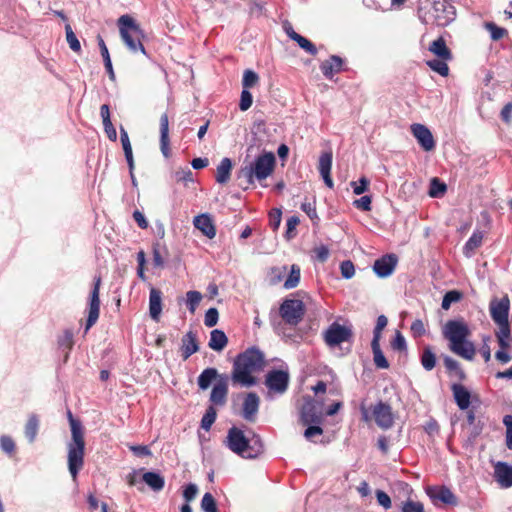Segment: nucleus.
<instances>
[{
    "mask_svg": "<svg viewBox=\"0 0 512 512\" xmlns=\"http://www.w3.org/2000/svg\"><path fill=\"white\" fill-rule=\"evenodd\" d=\"M259 405V396L255 392H249L242 404V417L248 422H255Z\"/></svg>",
    "mask_w": 512,
    "mask_h": 512,
    "instance_id": "17",
    "label": "nucleus"
},
{
    "mask_svg": "<svg viewBox=\"0 0 512 512\" xmlns=\"http://www.w3.org/2000/svg\"><path fill=\"white\" fill-rule=\"evenodd\" d=\"M391 346L394 350H397V351L406 350V348H407L406 340L400 332L396 333L395 338L391 342Z\"/></svg>",
    "mask_w": 512,
    "mask_h": 512,
    "instance_id": "62",
    "label": "nucleus"
},
{
    "mask_svg": "<svg viewBox=\"0 0 512 512\" xmlns=\"http://www.w3.org/2000/svg\"><path fill=\"white\" fill-rule=\"evenodd\" d=\"M342 65V58L333 55L328 60H325L324 62L321 63L320 69L327 79H332L335 74L341 71Z\"/></svg>",
    "mask_w": 512,
    "mask_h": 512,
    "instance_id": "26",
    "label": "nucleus"
},
{
    "mask_svg": "<svg viewBox=\"0 0 512 512\" xmlns=\"http://www.w3.org/2000/svg\"><path fill=\"white\" fill-rule=\"evenodd\" d=\"M456 16L455 7L448 0H432L431 8L425 15H420L426 24L447 26Z\"/></svg>",
    "mask_w": 512,
    "mask_h": 512,
    "instance_id": "7",
    "label": "nucleus"
},
{
    "mask_svg": "<svg viewBox=\"0 0 512 512\" xmlns=\"http://www.w3.org/2000/svg\"><path fill=\"white\" fill-rule=\"evenodd\" d=\"M470 329L463 320H449L443 328V336L449 341V349L456 355L473 360L476 354L474 344L468 340Z\"/></svg>",
    "mask_w": 512,
    "mask_h": 512,
    "instance_id": "2",
    "label": "nucleus"
},
{
    "mask_svg": "<svg viewBox=\"0 0 512 512\" xmlns=\"http://www.w3.org/2000/svg\"><path fill=\"white\" fill-rule=\"evenodd\" d=\"M510 303L508 298H502L501 300H494L490 303V314L491 318L496 324L509 322Z\"/></svg>",
    "mask_w": 512,
    "mask_h": 512,
    "instance_id": "18",
    "label": "nucleus"
},
{
    "mask_svg": "<svg viewBox=\"0 0 512 512\" xmlns=\"http://www.w3.org/2000/svg\"><path fill=\"white\" fill-rule=\"evenodd\" d=\"M300 419L304 425L320 424L322 414L318 411L315 400L311 397L305 398L300 411Z\"/></svg>",
    "mask_w": 512,
    "mask_h": 512,
    "instance_id": "12",
    "label": "nucleus"
},
{
    "mask_svg": "<svg viewBox=\"0 0 512 512\" xmlns=\"http://www.w3.org/2000/svg\"><path fill=\"white\" fill-rule=\"evenodd\" d=\"M118 26L121 38L127 48L133 52H141L146 55V50L141 42L144 32L135 20L129 15H122L118 19Z\"/></svg>",
    "mask_w": 512,
    "mask_h": 512,
    "instance_id": "6",
    "label": "nucleus"
},
{
    "mask_svg": "<svg viewBox=\"0 0 512 512\" xmlns=\"http://www.w3.org/2000/svg\"><path fill=\"white\" fill-rule=\"evenodd\" d=\"M397 264L398 257L396 254H386L375 260L373 271L378 277L386 278L394 272Z\"/></svg>",
    "mask_w": 512,
    "mask_h": 512,
    "instance_id": "13",
    "label": "nucleus"
},
{
    "mask_svg": "<svg viewBox=\"0 0 512 512\" xmlns=\"http://www.w3.org/2000/svg\"><path fill=\"white\" fill-rule=\"evenodd\" d=\"M201 509L204 512H218L216 501L211 493H205L202 497Z\"/></svg>",
    "mask_w": 512,
    "mask_h": 512,
    "instance_id": "46",
    "label": "nucleus"
},
{
    "mask_svg": "<svg viewBox=\"0 0 512 512\" xmlns=\"http://www.w3.org/2000/svg\"><path fill=\"white\" fill-rule=\"evenodd\" d=\"M503 423L506 426V446L512 450V415H505Z\"/></svg>",
    "mask_w": 512,
    "mask_h": 512,
    "instance_id": "56",
    "label": "nucleus"
},
{
    "mask_svg": "<svg viewBox=\"0 0 512 512\" xmlns=\"http://www.w3.org/2000/svg\"><path fill=\"white\" fill-rule=\"evenodd\" d=\"M220 377H223L222 375L218 374V371L216 368L210 367L204 369L201 374L198 376L197 384L201 390H206L210 387L212 382L220 379Z\"/></svg>",
    "mask_w": 512,
    "mask_h": 512,
    "instance_id": "29",
    "label": "nucleus"
},
{
    "mask_svg": "<svg viewBox=\"0 0 512 512\" xmlns=\"http://www.w3.org/2000/svg\"><path fill=\"white\" fill-rule=\"evenodd\" d=\"M162 312V292L151 288L149 293V314L154 321H159Z\"/></svg>",
    "mask_w": 512,
    "mask_h": 512,
    "instance_id": "24",
    "label": "nucleus"
},
{
    "mask_svg": "<svg viewBox=\"0 0 512 512\" xmlns=\"http://www.w3.org/2000/svg\"><path fill=\"white\" fill-rule=\"evenodd\" d=\"M202 300V294L198 291H188L186 293V305L191 313H194L200 301Z\"/></svg>",
    "mask_w": 512,
    "mask_h": 512,
    "instance_id": "40",
    "label": "nucleus"
},
{
    "mask_svg": "<svg viewBox=\"0 0 512 512\" xmlns=\"http://www.w3.org/2000/svg\"><path fill=\"white\" fill-rule=\"evenodd\" d=\"M371 348H372L373 359H374V363H375L376 367L380 368V369L389 368V362L385 358V356L380 348V342L372 341Z\"/></svg>",
    "mask_w": 512,
    "mask_h": 512,
    "instance_id": "36",
    "label": "nucleus"
},
{
    "mask_svg": "<svg viewBox=\"0 0 512 512\" xmlns=\"http://www.w3.org/2000/svg\"><path fill=\"white\" fill-rule=\"evenodd\" d=\"M39 431V418L36 414H31L25 424L24 434L30 443L36 440Z\"/></svg>",
    "mask_w": 512,
    "mask_h": 512,
    "instance_id": "34",
    "label": "nucleus"
},
{
    "mask_svg": "<svg viewBox=\"0 0 512 512\" xmlns=\"http://www.w3.org/2000/svg\"><path fill=\"white\" fill-rule=\"evenodd\" d=\"M228 342L226 334L222 330L215 329L210 333L208 346L214 351H222Z\"/></svg>",
    "mask_w": 512,
    "mask_h": 512,
    "instance_id": "33",
    "label": "nucleus"
},
{
    "mask_svg": "<svg viewBox=\"0 0 512 512\" xmlns=\"http://www.w3.org/2000/svg\"><path fill=\"white\" fill-rule=\"evenodd\" d=\"M160 148L164 157L168 158L171 154L169 147V119L166 113L160 118Z\"/></svg>",
    "mask_w": 512,
    "mask_h": 512,
    "instance_id": "25",
    "label": "nucleus"
},
{
    "mask_svg": "<svg viewBox=\"0 0 512 512\" xmlns=\"http://www.w3.org/2000/svg\"><path fill=\"white\" fill-rule=\"evenodd\" d=\"M0 448L6 454L11 455L15 452L16 445L10 436L2 435L0 437Z\"/></svg>",
    "mask_w": 512,
    "mask_h": 512,
    "instance_id": "50",
    "label": "nucleus"
},
{
    "mask_svg": "<svg viewBox=\"0 0 512 512\" xmlns=\"http://www.w3.org/2000/svg\"><path fill=\"white\" fill-rule=\"evenodd\" d=\"M401 512H425L424 505L419 501L407 499L402 503Z\"/></svg>",
    "mask_w": 512,
    "mask_h": 512,
    "instance_id": "49",
    "label": "nucleus"
},
{
    "mask_svg": "<svg viewBox=\"0 0 512 512\" xmlns=\"http://www.w3.org/2000/svg\"><path fill=\"white\" fill-rule=\"evenodd\" d=\"M459 299H460V293H459V292L454 291V290H453V291H449V292H447V293L444 295V297H443V299H442V304H441V306H442V308H443V309L447 310V309H449V308H450V306H451V304H452L453 302H456V301H458Z\"/></svg>",
    "mask_w": 512,
    "mask_h": 512,
    "instance_id": "57",
    "label": "nucleus"
},
{
    "mask_svg": "<svg viewBox=\"0 0 512 512\" xmlns=\"http://www.w3.org/2000/svg\"><path fill=\"white\" fill-rule=\"evenodd\" d=\"M301 210L307 214V216L313 221V223H318L319 217L316 212L315 200L304 201L301 204Z\"/></svg>",
    "mask_w": 512,
    "mask_h": 512,
    "instance_id": "45",
    "label": "nucleus"
},
{
    "mask_svg": "<svg viewBox=\"0 0 512 512\" xmlns=\"http://www.w3.org/2000/svg\"><path fill=\"white\" fill-rule=\"evenodd\" d=\"M67 418L71 428V440L67 444L68 470L73 480L76 481L78 473L84 465V429L81 422L73 417L71 411H68Z\"/></svg>",
    "mask_w": 512,
    "mask_h": 512,
    "instance_id": "3",
    "label": "nucleus"
},
{
    "mask_svg": "<svg viewBox=\"0 0 512 512\" xmlns=\"http://www.w3.org/2000/svg\"><path fill=\"white\" fill-rule=\"evenodd\" d=\"M373 416L376 424L382 429H389L393 426L394 417L389 404L382 401L373 407Z\"/></svg>",
    "mask_w": 512,
    "mask_h": 512,
    "instance_id": "14",
    "label": "nucleus"
},
{
    "mask_svg": "<svg viewBox=\"0 0 512 512\" xmlns=\"http://www.w3.org/2000/svg\"><path fill=\"white\" fill-rule=\"evenodd\" d=\"M252 103H253L252 94L248 90L243 89L241 92L240 103H239L240 110L247 111L251 107Z\"/></svg>",
    "mask_w": 512,
    "mask_h": 512,
    "instance_id": "55",
    "label": "nucleus"
},
{
    "mask_svg": "<svg viewBox=\"0 0 512 512\" xmlns=\"http://www.w3.org/2000/svg\"><path fill=\"white\" fill-rule=\"evenodd\" d=\"M142 479L155 492L161 491L165 486L164 477L156 472H145Z\"/></svg>",
    "mask_w": 512,
    "mask_h": 512,
    "instance_id": "32",
    "label": "nucleus"
},
{
    "mask_svg": "<svg viewBox=\"0 0 512 512\" xmlns=\"http://www.w3.org/2000/svg\"><path fill=\"white\" fill-rule=\"evenodd\" d=\"M429 51L432 52L441 60L452 59V53L450 49L447 47L446 42L442 37H439L430 44Z\"/></svg>",
    "mask_w": 512,
    "mask_h": 512,
    "instance_id": "31",
    "label": "nucleus"
},
{
    "mask_svg": "<svg viewBox=\"0 0 512 512\" xmlns=\"http://www.w3.org/2000/svg\"><path fill=\"white\" fill-rule=\"evenodd\" d=\"M279 314L285 323L296 326L305 314V305L299 299H286L280 305Z\"/></svg>",
    "mask_w": 512,
    "mask_h": 512,
    "instance_id": "8",
    "label": "nucleus"
},
{
    "mask_svg": "<svg viewBox=\"0 0 512 512\" xmlns=\"http://www.w3.org/2000/svg\"><path fill=\"white\" fill-rule=\"evenodd\" d=\"M181 353L183 360H187L191 355L198 352L199 345L197 342V333L194 331H188L182 337Z\"/></svg>",
    "mask_w": 512,
    "mask_h": 512,
    "instance_id": "23",
    "label": "nucleus"
},
{
    "mask_svg": "<svg viewBox=\"0 0 512 512\" xmlns=\"http://www.w3.org/2000/svg\"><path fill=\"white\" fill-rule=\"evenodd\" d=\"M371 196L365 195L354 201V206L362 211L371 210Z\"/></svg>",
    "mask_w": 512,
    "mask_h": 512,
    "instance_id": "61",
    "label": "nucleus"
},
{
    "mask_svg": "<svg viewBox=\"0 0 512 512\" xmlns=\"http://www.w3.org/2000/svg\"><path fill=\"white\" fill-rule=\"evenodd\" d=\"M226 444L232 452L243 458L253 459L264 451L262 439L258 434L250 432V436H246L243 430L235 426L228 430Z\"/></svg>",
    "mask_w": 512,
    "mask_h": 512,
    "instance_id": "4",
    "label": "nucleus"
},
{
    "mask_svg": "<svg viewBox=\"0 0 512 512\" xmlns=\"http://www.w3.org/2000/svg\"><path fill=\"white\" fill-rule=\"evenodd\" d=\"M447 60L434 59L427 61V65L441 76H447L449 73V67L446 63Z\"/></svg>",
    "mask_w": 512,
    "mask_h": 512,
    "instance_id": "41",
    "label": "nucleus"
},
{
    "mask_svg": "<svg viewBox=\"0 0 512 512\" xmlns=\"http://www.w3.org/2000/svg\"><path fill=\"white\" fill-rule=\"evenodd\" d=\"M288 271L287 266H279L271 268L269 272L270 283L273 285L278 284L283 280Z\"/></svg>",
    "mask_w": 512,
    "mask_h": 512,
    "instance_id": "42",
    "label": "nucleus"
},
{
    "mask_svg": "<svg viewBox=\"0 0 512 512\" xmlns=\"http://www.w3.org/2000/svg\"><path fill=\"white\" fill-rule=\"evenodd\" d=\"M173 177L176 182L188 183L193 181V173L188 167L176 170Z\"/></svg>",
    "mask_w": 512,
    "mask_h": 512,
    "instance_id": "48",
    "label": "nucleus"
},
{
    "mask_svg": "<svg viewBox=\"0 0 512 512\" xmlns=\"http://www.w3.org/2000/svg\"><path fill=\"white\" fill-rule=\"evenodd\" d=\"M411 133L425 151H431L435 148L433 135L425 125L418 123L412 124Z\"/></svg>",
    "mask_w": 512,
    "mask_h": 512,
    "instance_id": "16",
    "label": "nucleus"
},
{
    "mask_svg": "<svg viewBox=\"0 0 512 512\" xmlns=\"http://www.w3.org/2000/svg\"><path fill=\"white\" fill-rule=\"evenodd\" d=\"M193 224L195 228L200 230L203 235L208 237L209 239H212L216 235V228L213 224V220L209 214H200L196 217H194Z\"/></svg>",
    "mask_w": 512,
    "mask_h": 512,
    "instance_id": "22",
    "label": "nucleus"
},
{
    "mask_svg": "<svg viewBox=\"0 0 512 512\" xmlns=\"http://www.w3.org/2000/svg\"><path fill=\"white\" fill-rule=\"evenodd\" d=\"M420 362L422 367L426 371H431L436 366V355L433 352L432 348L430 346H425L422 349L421 356H420Z\"/></svg>",
    "mask_w": 512,
    "mask_h": 512,
    "instance_id": "35",
    "label": "nucleus"
},
{
    "mask_svg": "<svg viewBox=\"0 0 512 512\" xmlns=\"http://www.w3.org/2000/svg\"><path fill=\"white\" fill-rule=\"evenodd\" d=\"M289 384V374L283 370L269 371L265 378V385L269 393L283 394L286 392Z\"/></svg>",
    "mask_w": 512,
    "mask_h": 512,
    "instance_id": "10",
    "label": "nucleus"
},
{
    "mask_svg": "<svg viewBox=\"0 0 512 512\" xmlns=\"http://www.w3.org/2000/svg\"><path fill=\"white\" fill-rule=\"evenodd\" d=\"M264 355L257 348H249L239 354L233 364L231 380L241 387H251L256 384L253 373L262 369Z\"/></svg>",
    "mask_w": 512,
    "mask_h": 512,
    "instance_id": "1",
    "label": "nucleus"
},
{
    "mask_svg": "<svg viewBox=\"0 0 512 512\" xmlns=\"http://www.w3.org/2000/svg\"><path fill=\"white\" fill-rule=\"evenodd\" d=\"M426 494L436 503L440 501L447 505H457V497L447 486H429L426 488Z\"/></svg>",
    "mask_w": 512,
    "mask_h": 512,
    "instance_id": "15",
    "label": "nucleus"
},
{
    "mask_svg": "<svg viewBox=\"0 0 512 512\" xmlns=\"http://www.w3.org/2000/svg\"><path fill=\"white\" fill-rule=\"evenodd\" d=\"M216 417H217V411L214 408V406L210 405L206 409V411L201 419V423H200L201 428L204 429L205 431H209L211 429V426L215 422Z\"/></svg>",
    "mask_w": 512,
    "mask_h": 512,
    "instance_id": "38",
    "label": "nucleus"
},
{
    "mask_svg": "<svg viewBox=\"0 0 512 512\" xmlns=\"http://www.w3.org/2000/svg\"><path fill=\"white\" fill-rule=\"evenodd\" d=\"M228 394V383L226 377H220L217 382L214 384L211 394H210V402L212 406H224L227 401Z\"/></svg>",
    "mask_w": 512,
    "mask_h": 512,
    "instance_id": "19",
    "label": "nucleus"
},
{
    "mask_svg": "<svg viewBox=\"0 0 512 512\" xmlns=\"http://www.w3.org/2000/svg\"><path fill=\"white\" fill-rule=\"evenodd\" d=\"M341 276L344 279H351L355 274V266L351 260L342 261L340 264Z\"/></svg>",
    "mask_w": 512,
    "mask_h": 512,
    "instance_id": "54",
    "label": "nucleus"
},
{
    "mask_svg": "<svg viewBox=\"0 0 512 512\" xmlns=\"http://www.w3.org/2000/svg\"><path fill=\"white\" fill-rule=\"evenodd\" d=\"M259 80V77L257 73L254 71L247 69L244 71L243 79H242V86L243 89L248 90L249 88L253 87L257 84Z\"/></svg>",
    "mask_w": 512,
    "mask_h": 512,
    "instance_id": "47",
    "label": "nucleus"
},
{
    "mask_svg": "<svg viewBox=\"0 0 512 512\" xmlns=\"http://www.w3.org/2000/svg\"><path fill=\"white\" fill-rule=\"evenodd\" d=\"M446 191V185L442 183L439 179L433 178L431 180L429 195L431 197H438L444 194Z\"/></svg>",
    "mask_w": 512,
    "mask_h": 512,
    "instance_id": "51",
    "label": "nucleus"
},
{
    "mask_svg": "<svg viewBox=\"0 0 512 512\" xmlns=\"http://www.w3.org/2000/svg\"><path fill=\"white\" fill-rule=\"evenodd\" d=\"M101 278H94V286L90 293L89 300V311L88 317L86 320L85 331L87 332L98 320L100 313V299H99V290H100Z\"/></svg>",
    "mask_w": 512,
    "mask_h": 512,
    "instance_id": "11",
    "label": "nucleus"
},
{
    "mask_svg": "<svg viewBox=\"0 0 512 512\" xmlns=\"http://www.w3.org/2000/svg\"><path fill=\"white\" fill-rule=\"evenodd\" d=\"M483 238V232L480 230H475L470 238L466 241L463 247V254L468 258L472 257L475 253V250L482 245Z\"/></svg>",
    "mask_w": 512,
    "mask_h": 512,
    "instance_id": "28",
    "label": "nucleus"
},
{
    "mask_svg": "<svg viewBox=\"0 0 512 512\" xmlns=\"http://www.w3.org/2000/svg\"><path fill=\"white\" fill-rule=\"evenodd\" d=\"M388 320L384 315H380L377 318L376 326L373 330V339L372 341L380 342L381 332L387 326Z\"/></svg>",
    "mask_w": 512,
    "mask_h": 512,
    "instance_id": "52",
    "label": "nucleus"
},
{
    "mask_svg": "<svg viewBox=\"0 0 512 512\" xmlns=\"http://www.w3.org/2000/svg\"><path fill=\"white\" fill-rule=\"evenodd\" d=\"M499 326L496 331L497 340L510 339L511 329L509 322L497 324Z\"/></svg>",
    "mask_w": 512,
    "mask_h": 512,
    "instance_id": "60",
    "label": "nucleus"
},
{
    "mask_svg": "<svg viewBox=\"0 0 512 512\" xmlns=\"http://www.w3.org/2000/svg\"><path fill=\"white\" fill-rule=\"evenodd\" d=\"M376 498H377V502L380 506H382L385 509L391 508V505H392L391 499L386 492H384L382 490H377Z\"/></svg>",
    "mask_w": 512,
    "mask_h": 512,
    "instance_id": "63",
    "label": "nucleus"
},
{
    "mask_svg": "<svg viewBox=\"0 0 512 512\" xmlns=\"http://www.w3.org/2000/svg\"><path fill=\"white\" fill-rule=\"evenodd\" d=\"M218 310L216 308H209L204 316V323L207 327H213L218 322Z\"/></svg>",
    "mask_w": 512,
    "mask_h": 512,
    "instance_id": "58",
    "label": "nucleus"
},
{
    "mask_svg": "<svg viewBox=\"0 0 512 512\" xmlns=\"http://www.w3.org/2000/svg\"><path fill=\"white\" fill-rule=\"evenodd\" d=\"M453 396L457 406L461 410H466L470 406L471 394L466 387L461 384L454 383L451 386Z\"/></svg>",
    "mask_w": 512,
    "mask_h": 512,
    "instance_id": "27",
    "label": "nucleus"
},
{
    "mask_svg": "<svg viewBox=\"0 0 512 512\" xmlns=\"http://www.w3.org/2000/svg\"><path fill=\"white\" fill-rule=\"evenodd\" d=\"M369 180L366 177H361L358 182H352L353 192L356 195H361L367 191Z\"/></svg>",
    "mask_w": 512,
    "mask_h": 512,
    "instance_id": "59",
    "label": "nucleus"
},
{
    "mask_svg": "<svg viewBox=\"0 0 512 512\" xmlns=\"http://www.w3.org/2000/svg\"><path fill=\"white\" fill-rule=\"evenodd\" d=\"M300 267L296 264H293L290 268L289 275L284 281V287L286 289L295 288L300 282Z\"/></svg>",
    "mask_w": 512,
    "mask_h": 512,
    "instance_id": "37",
    "label": "nucleus"
},
{
    "mask_svg": "<svg viewBox=\"0 0 512 512\" xmlns=\"http://www.w3.org/2000/svg\"><path fill=\"white\" fill-rule=\"evenodd\" d=\"M275 163V155L272 152H264L257 156L254 161L241 167L238 172V179L247 188L254 183V179L262 181L270 176Z\"/></svg>",
    "mask_w": 512,
    "mask_h": 512,
    "instance_id": "5",
    "label": "nucleus"
},
{
    "mask_svg": "<svg viewBox=\"0 0 512 512\" xmlns=\"http://www.w3.org/2000/svg\"><path fill=\"white\" fill-rule=\"evenodd\" d=\"M411 332L414 337L423 336L426 333L423 321L420 319H416L415 321H413V323L411 324Z\"/></svg>",
    "mask_w": 512,
    "mask_h": 512,
    "instance_id": "64",
    "label": "nucleus"
},
{
    "mask_svg": "<svg viewBox=\"0 0 512 512\" xmlns=\"http://www.w3.org/2000/svg\"><path fill=\"white\" fill-rule=\"evenodd\" d=\"M58 344L61 348L67 350L66 357L68 356V351L73 347V333L70 330H66L63 335L59 338Z\"/></svg>",
    "mask_w": 512,
    "mask_h": 512,
    "instance_id": "53",
    "label": "nucleus"
},
{
    "mask_svg": "<svg viewBox=\"0 0 512 512\" xmlns=\"http://www.w3.org/2000/svg\"><path fill=\"white\" fill-rule=\"evenodd\" d=\"M293 37L294 41L307 53L313 56L317 54V48L310 40H308L307 38L303 37L298 33H294Z\"/></svg>",
    "mask_w": 512,
    "mask_h": 512,
    "instance_id": "39",
    "label": "nucleus"
},
{
    "mask_svg": "<svg viewBox=\"0 0 512 512\" xmlns=\"http://www.w3.org/2000/svg\"><path fill=\"white\" fill-rule=\"evenodd\" d=\"M232 161L228 157H224L216 169L215 180L219 184H225L229 181L232 170Z\"/></svg>",
    "mask_w": 512,
    "mask_h": 512,
    "instance_id": "30",
    "label": "nucleus"
},
{
    "mask_svg": "<svg viewBox=\"0 0 512 512\" xmlns=\"http://www.w3.org/2000/svg\"><path fill=\"white\" fill-rule=\"evenodd\" d=\"M352 330L349 327L333 322L324 332V341L329 347H336L343 342L350 341Z\"/></svg>",
    "mask_w": 512,
    "mask_h": 512,
    "instance_id": "9",
    "label": "nucleus"
},
{
    "mask_svg": "<svg viewBox=\"0 0 512 512\" xmlns=\"http://www.w3.org/2000/svg\"><path fill=\"white\" fill-rule=\"evenodd\" d=\"M494 478L502 488L512 486V466L505 462H497L494 468Z\"/></svg>",
    "mask_w": 512,
    "mask_h": 512,
    "instance_id": "21",
    "label": "nucleus"
},
{
    "mask_svg": "<svg viewBox=\"0 0 512 512\" xmlns=\"http://www.w3.org/2000/svg\"><path fill=\"white\" fill-rule=\"evenodd\" d=\"M332 159H333L332 151H330V150L325 151V152L321 153V155L319 157V163H318L319 173H320L322 179L324 180V183L329 188H333V186H334L333 180L330 175L331 168H332Z\"/></svg>",
    "mask_w": 512,
    "mask_h": 512,
    "instance_id": "20",
    "label": "nucleus"
},
{
    "mask_svg": "<svg viewBox=\"0 0 512 512\" xmlns=\"http://www.w3.org/2000/svg\"><path fill=\"white\" fill-rule=\"evenodd\" d=\"M65 32H66V40L69 44V47L74 52H79L81 50V45L79 40L77 39L75 33L73 32L71 26L67 24L65 26Z\"/></svg>",
    "mask_w": 512,
    "mask_h": 512,
    "instance_id": "44",
    "label": "nucleus"
},
{
    "mask_svg": "<svg viewBox=\"0 0 512 512\" xmlns=\"http://www.w3.org/2000/svg\"><path fill=\"white\" fill-rule=\"evenodd\" d=\"M485 28L487 31H489L490 36L494 41L502 39L507 34L506 29L497 26L493 22L485 23Z\"/></svg>",
    "mask_w": 512,
    "mask_h": 512,
    "instance_id": "43",
    "label": "nucleus"
}]
</instances>
